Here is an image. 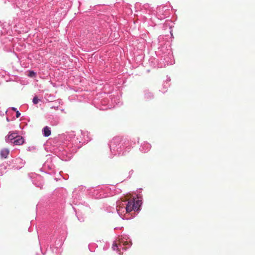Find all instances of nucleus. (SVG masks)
Segmentation results:
<instances>
[{"label": "nucleus", "instance_id": "f8f14e48", "mask_svg": "<svg viewBox=\"0 0 255 255\" xmlns=\"http://www.w3.org/2000/svg\"><path fill=\"white\" fill-rule=\"evenodd\" d=\"M12 110L13 111H16V109L15 108H12Z\"/></svg>", "mask_w": 255, "mask_h": 255}, {"label": "nucleus", "instance_id": "20e7f679", "mask_svg": "<svg viewBox=\"0 0 255 255\" xmlns=\"http://www.w3.org/2000/svg\"><path fill=\"white\" fill-rule=\"evenodd\" d=\"M9 151L7 148L2 149L0 152V156L2 158H6L9 154Z\"/></svg>", "mask_w": 255, "mask_h": 255}, {"label": "nucleus", "instance_id": "f03ea898", "mask_svg": "<svg viewBox=\"0 0 255 255\" xmlns=\"http://www.w3.org/2000/svg\"><path fill=\"white\" fill-rule=\"evenodd\" d=\"M9 134L5 137V140L6 142L14 140L15 138L17 136V133L15 132H9Z\"/></svg>", "mask_w": 255, "mask_h": 255}, {"label": "nucleus", "instance_id": "9b49d317", "mask_svg": "<svg viewBox=\"0 0 255 255\" xmlns=\"http://www.w3.org/2000/svg\"><path fill=\"white\" fill-rule=\"evenodd\" d=\"M20 115V113L18 111H16V118H19Z\"/></svg>", "mask_w": 255, "mask_h": 255}, {"label": "nucleus", "instance_id": "9d476101", "mask_svg": "<svg viewBox=\"0 0 255 255\" xmlns=\"http://www.w3.org/2000/svg\"><path fill=\"white\" fill-rule=\"evenodd\" d=\"M35 72H34L33 71H30L29 72V75H28L30 77H33V76H35Z\"/></svg>", "mask_w": 255, "mask_h": 255}, {"label": "nucleus", "instance_id": "0eeeda50", "mask_svg": "<svg viewBox=\"0 0 255 255\" xmlns=\"http://www.w3.org/2000/svg\"><path fill=\"white\" fill-rule=\"evenodd\" d=\"M135 204H136V206L138 207V210L139 209V207L141 204V201L140 200H137L136 202H135Z\"/></svg>", "mask_w": 255, "mask_h": 255}, {"label": "nucleus", "instance_id": "7ed1b4c3", "mask_svg": "<svg viewBox=\"0 0 255 255\" xmlns=\"http://www.w3.org/2000/svg\"><path fill=\"white\" fill-rule=\"evenodd\" d=\"M12 143L15 145H21L24 143V139L21 136L17 135Z\"/></svg>", "mask_w": 255, "mask_h": 255}, {"label": "nucleus", "instance_id": "39448f33", "mask_svg": "<svg viewBox=\"0 0 255 255\" xmlns=\"http://www.w3.org/2000/svg\"><path fill=\"white\" fill-rule=\"evenodd\" d=\"M43 135L45 136H48L51 134V130L50 128L47 126L45 127L43 129Z\"/></svg>", "mask_w": 255, "mask_h": 255}, {"label": "nucleus", "instance_id": "1a4fd4ad", "mask_svg": "<svg viewBox=\"0 0 255 255\" xmlns=\"http://www.w3.org/2000/svg\"><path fill=\"white\" fill-rule=\"evenodd\" d=\"M124 205L123 204H121V203L119 204V205L117 206V210L118 211H119L120 209L121 208H124Z\"/></svg>", "mask_w": 255, "mask_h": 255}, {"label": "nucleus", "instance_id": "423d86ee", "mask_svg": "<svg viewBox=\"0 0 255 255\" xmlns=\"http://www.w3.org/2000/svg\"><path fill=\"white\" fill-rule=\"evenodd\" d=\"M119 246H121V244H119V245L116 243H114L113 245V247H112V248L114 250H119Z\"/></svg>", "mask_w": 255, "mask_h": 255}, {"label": "nucleus", "instance_id": "6e6552de", "mask_svg": "<svg viewBox=\"0 0 255 255\" xmlns=\"http://www.w3.org/2000/svg\"><path fill=\"white\" fill-rule=\"evenodd\" d=\"M39 100L38 99V98L37 97H34L33 99V103L34 104H37L38 102H39Z\"/></svg>", "mask_w": 255, "mask_h": 255}, {"label": "nucleus", "instance_id": "f257e3e1", "mask_svg": "<svg viewBox=\"0 0 255 255\" xmlns=\"http://www.w3.org/2000/svg\"><path fill=\"white\" fill-rule=\"evenodd\" d=\"M128 201V203L126 205V210L127 213H129L131 212L132 210L134 211H138V207L136 206V204H135V200L133 198L130 200L128 199H125L123 200L122 201L126 202Z\"/></svg>", "mask_w": 255, "mask_h": 255}]
</instances>
